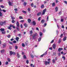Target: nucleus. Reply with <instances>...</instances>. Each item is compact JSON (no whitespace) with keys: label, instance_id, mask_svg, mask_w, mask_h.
<instances>
[{"label":"nucleus","instance_id":"58836bf2","mask_svg":"<svg viewBox=\"0 0 67 67\" xmlns=\"http://www.w3.org/2000/svg\"><path fill=\"white\" fill-rule=\"evenodd\" d=\"M2 11L4 12H6V10L4 9H3L2 10Z\"/></svg>","mask_w":67,"mask_h":67},{"label":"nucleus","instance_id":"a19ab883","mask_svg":"<svg viewBox=\"0 0 67 67\" xmlns=\"http://www.w3.org/2000/svg\"><path fill=\"white\" fill-rule=\"evenodd\" d=\"M49 49H50L51 50H52V49H53V48H52V47H51L49 48Z\"/></svg>","mask_w":67,"mask_h":67},{"label":"nucleus","instance_id":"4c0bfd02","mask_svg":"<svg viewBox=\"0 0 67 67\" xmlns=\"http://www.w3.org/2000/svg\"><path fill=\"white\" fill-rule=\"evenodd\" d=\"M24 22V20H22L20 21V22L21 23H23V22Z\"/></svg>","mask_w":67,"mask_h":67},{"label":"nucleus","instance_id":"864d4df0","mask_svg":"<svg viewBox=\"0 0 67 67\" xmlns=\"http://www.w3.org/2000/svg\"><path fill=\"white\" fill-rule=\"evenodd\" d=\"M16 29H17V30H18V31H20V29H19V28L16 27Z\"/></svg>","mask_w":67,"mask_h":67},{"label":"nucleus","instance_id":"b1692460","mask_svg":"<svg viewBox=\"0 0 67 67\" xmlns=\"http://www.w3.org/2000/svg\"><path fill=\"white\" fill-rule=\"evenodd\" d=\"M5 31H2V34H5Z\"/></svg>","mask_w":67,"mask_h":67},{"label":"nucleus","instance_id":"cd10ccee","mask_svg":"<svg viewBox=\"0 0 67 67\" xmlns=\"http://www.w3.org/2000/svg\"><path fill=\"white\" fill-rule=\"evenodd\" d=\"M41 37H40L38 39V41L39 42H40L41 41Z\"/></svg>","mask_w":67,"mask_h":67},{"label":"nucleus","instance_id":"69168bd1","mask_svg":"<svg viewBox=\"0 0 67 67\" xmlns=\"http://www.w3.org/2000/svg\"><path fill=\"white\" fill-rule=\"evenodd\" d=\"M36 30H37V31H38V30H39V29H38V27H37L36 28Z\"/></svg>","mask_w":67,"mask_h":67},{"label":"nucleus","instance_id":"bf43d9fd","mask_svg":"<svg viewBox=\"0 0 67 67\" xmlns=\"http://www.w3.org/2000/svg\"><path fill=\"white\" fill-rule=\"evenodd\" d=\"M33 5H33V3H32L31 4V7H33Z\"/></svg>","mask_w":67,"mask_h":67},{"label":"nucleus","instance_id":"0eeeda50","mask_svg":"<svg viewBox=\"0 0 67 67\" xmlns=\"http://www.w3.org/2000/svg\"><path fill=\"white\" fill-rule=\"evenodd\" d=\"M52 47L53 49H55L56 48V44H53L52 46Z\"/></svg>","mask_w":67,"mask_h":67},{"label":"nucleus","instance_id":"393cba45","mask_svg":"<svg viewBox=\"0 0 67 67\" xmlns=\"http://www.w3.org/2000/svg\"><path fill=\"white\" fill-rule=\"evenodd\" d=\"M52 62L53 63H55V60L53 59L52 60Z\"/></svg>","mask_w":67,"mask_h":67},{"label":"nucleus","instance_id":"dca6fc26","mask_svg":"<svg viewBox=\"0 0 67 67\" xmlns=\"http://www.w3.org/2000/svg\"><path fill=\"white\" fill-rule=\"evenodd\" d=\"M56 12H57L58 11V7H56L55 8Z\"/></svg>","mask_w":67,"mask_h":67},{"label":"nucleus","instance_id":"a878e982","mask_svg":"<svg viewBox=\"0 0 67 67\" xmlns=\"http://www.w3.org/2000/svg\"><path fill=\"white\" fill-rule=\"evenodd\" d=\"M41 14V12H39V13H38V14H37V16H39V15H40V14Z\"/></svg>","mask_w":67,"mask_h":67},{"label":"nucleus","instance_id":"423d86ee","mask_svg":"<svg viewBox=\"0 0 67 67\" xmlns=\"http://www.w3.org/2000/svg\"><path fill=\"white\" fill-rule=\"evenodd\" d=\"M16 25L17 27H19L20 25H19V22H18V21H17V22L16 23Z\"/></svg>","mask_w":67,"mask_h":67},{"label":"nucleus","instance_id":"2eb2a0df","mask_svg":"<svg viewBox=\"0 0 67 67\" xmlns=\"http://www.w3.org/2000/svg\"><path fill=\"white\" fill-rule=\"evenodd\" d=\"M28 22L29 23H30V22H31V19H28Z\"/></svg>","mask_w":67,"mask_h":67},{"label":"nucleus","instance_id":"20e7f679","mask_svg":"<svg viewBox=\"0 0 67 67\" xmlns=\"http://www.w3.org/2000/svg\"><path fill=\"white\" fill-rule=\"evenodd\" d=\"M46 11V9H44L43 10V12H42V15H44V14H45V12Z\"/></svg>","mask_w":67,"mask_h":67},{"label":"nucleus","instance_id":"ea45409f","mask_svg":"<svg viewBox=\"0 0 67 67\" xmlns=\"http://www.w3.org/2000/svg\"><path fill=\"white\" fill-rule=\"evenodd\" d=\"M11 36H10V35H8L7 36V37H8V38H10V37Z\"/></svg>","mask_w":67,"mask_h":67},{"label":"nucleus","instance_id":"13d9d810","mask_svg":"<svg viewBox=\"0 0 67 67\" xmlns=\"http://www.w3.org/2000/svg\"><path fill=\"white\" fill-rule=\"evenodd\" d=\"M12 27H13V29H15V27L14 26H13H13H12Z\"/></svg>","mask_w":67,"mask_h":67},{"label":"nucleus","instance_id":"79ce46f5","mask_svg":"<svg viewBox=\"0 0 67 67\" xmlns=\"http://www.w3.org/2000/svg\"><path fill=\"white\" fill-rule=\"evenodd\" d=\"M8 61H9V62H11V61L10 60V59L9 58H8Z\"/></svg>","mask_w":67,"mask_h":67},{"label":"nucleus","instance_id":"a211bd4d","mask_svg":"<svg viewBox=\"0 0 67 67\" xmlns=\"http://www.w3.org/2000/svg\"><path fill=\"white\" fill-rule=\"evenodd\" d=\"M61 41H62V40L60 39H59L58 42V43L59 44L61 42Z\"/></svg>","mask_w":67,"mask_h":67},{"label":"nucleus","instance_id":"f257e3e1","mask_svg":"<svg viewBox=\"0 0 67 67\" xmlns=\"http://www.w3.org/2000/svg\"><path fill=\"white\" fill-rule=\"evenodd\" d=\"M38 36V34L37 33H36L35 34H33L32 36V37L33 38H34L35 37Z\"/></svg>","mask_w":67,"mask_h":67},{"label":"nucleus","instance_id":"473e14b6","mask_svg":"<svg viewBox=\"0 0 67 67\" xmlns=\"http://www.w3.org/2000/svg\"><path fill=\"white\" fill-rule=\"evenodd\" d=\"M12 19V20H14V19H15V17H11Z\"/></svg>","mask_w":67,"mask_h":67},{"label":"nucleus","instance_id":"2f4dec72","mask_svg":"<svg viewBox=\"0 0 67 67\" xmlns=\"http://www.w3.org/2000/svg\"><path fill=\"white\" fill-rule=\"evenodd\" d=\"M33 33V31H30V34H31Z\"/></svg>","mask_w":67,"mask_h":67},{"label":"nucleus","instance_id":"de8ad7c7","mask_svg":"<svg viewBox=\"0 0 67 67\" xmlns=\"http://www.w3.org/2000/svg\"><path fill=\"white\" fill-rule=\"evenodd\" d=\"M26 63H27V64H29V60H27L26 61Z\"/></svg>","mask_w":67,"mask_h":67},{"label":"nucleus","instance_id":"c85d7f7f","mask_svg":"<svg viewBox=\"0 0 67 67\" xmlns=\"http://www.w3.org/2000/svg\"><path fill=\"white\" fill-rule=\"evenodd\" d=\"M24 26L25 27H27V24H24Z\"/></svg>","mask_w":67,"mask_h":67},{"label":"nucleus","instance_id":"f704fd0d","mask_svg":"<svg viewBox=\"0 0 67 67\" xmlns=\"http://www.w3.org/2000/svg\"><path fill=\"white\" fill-rule=\"evenodd\" d=\"M41 17H40L38 18V21H40L41 20Z\"/></svg>","mask_w":67,"mask_h":67},{"label":"nucleus","instance_id":"1a4fd4ad","mask_svg":"<svg viewBox=\"0 0 67 67\" xmlns=\"http://www.w3.org/2000/svg\"><path fill=\"white\" fill-rule=\"evenodd\" d=\"M61 50H63V48H59L58 49V51L60 52H61Z\"/></svg>","mask_w":67,"mask_h":67},{"label":"nucleus","instance_id":"c03bdc74","mask_svg":"<svg viewBox=\"0 0 67 67\" xmlns=\"http://www.w3.org/2000/svg\"><path fill=\"white\" fill-rule=\"evenodd\" d=\"M46 25H47V24H44V25H43L44 27H45V26H46Z\"/></svg>","mask_w":67,"mask_h":67},{"label":"nucleus","instance_id":"09e8293b","mask_svg":"<svg viewBox=\"0 0 67 67\" xmlns=\"http://www.w3.org/2000/svg\"><path fill=\"white\" fill-rule=\"evenodd\" d=\"M13 43H16V41H13Z\"/></svg>","mask_w":67,"mask_h":67},{"label":"nucleus","instance_id":"603ef678","mask_svg":"<svg viewBox=\"0 0 67 67\" xmlns=\"http://www.w3.org/2000/svg\"><path fill=\"white\" fill-rule=\"evenodd\" d=\"M14 22H15V21H14V20H12V23H14Z\"/></svg>","mask_w":67,"mask_h":67},{"label":"nucleus","instance_id":"7ed1b4c3","mask_svg":"<svg viewBox=\"0 0 67 67\" xmlns=\"http://www.w3.org/2000/svg\"><path fill=\"white\" fill-rule=\"evenodd\" d=\"M8 3L9 6H12L13 5L12 4V3L10 1H9L8 2Z\"/></svg>","mask_w":67,"mask_h":67},{"label":"nucleus","instance_id":"bb28decb","mask_svg":"<svg viewBox=\"0 0 67 67\" xmlns=\"http://www.w3.org/2000/svg\"><path fill=\"white\" fill-rule=\"evenodd\" d=\"M19 19H23V18L21 16H20L19 17Z\"/></svg>","mask_w":67,"mask_h":67},{"label":"nucleus","instance_id":"7c9ffc66","mask_svg":"<svg viewBox=\"0 0 67 67\" xmlns=\"http://www.w3.org/2000/svg\"><path fill=\"white\" fill-rule=\"evenodd\" d=\"M22 12L23 13H26V12L25 11H24V10H23Z\"/></svg>","mask_w":67,"mask_h":67},{"label":"nucleus","instance_id":"72a5a7b5","mask_svg":"<svg viewBox=\"0 0 67 67\" xmlns=\"http://www.w3.org/2000/svg\"><path fill=\"white\" fill-rule=\"evenodd\" d=\"M47 54V52H46L45 53H43L44 55H46Z\"/></svg>","mask_w":67,"mask_h":67},{"label":"nucleus","instance_id":"37998d69","mask_svg":"<svg viewBox=\"0 0 67 67\" xmlns=\"http://www.w3.org/2000/svg\"><path fill=\"white\" fill-rule=\"evenodd\" d=\"M27 10L28 11H31V10H30V8H28Z\"/></svg>","mask_w":67,"mask_h":67},{"label":"nucleus","instance_id":"4d7b16f0","mask_svg":"<svg viewBox=\"0 0 67 67\" xmlns=\"http://www.w3.org/2000/svg\"><path fill=\"white\" fill-rule=\"evenodd\" d=\"M61 22H64V19H62L61 20Z\"/></svg>","mask_w":67,"mask_h":67},{"label":"nucleus","instance_id":"5fc2aeb1","mask_svg":"<svg viewBox=\"0 0 67 67\" xmlns=\"http://www.w3.org/2000/svg\"><path fill=\"white\" fill-rule=\"evenodd\" d=\"M1 7L2 8H4V7L3 5H1Z\"/></svg>","mask_w":67,"mask_h":67},{"label":"nucleus","instance_id":"6e6552de","mask_svg":"<svg viewBox=\"0 0 67 67\" xmlns=\"http://www.w3.org/2000/svg\"><path fill=\"white\" fill-rule=\"evenodd\" d=\"M12 26H13V25H10V26L8 27V29L11 30V27H12Z\"/></svg>","mask_w":67,"mask_h":67},{"label":"nucleus","instance_id":"8fccbe9b","mask_svg":"<svg viewBox=\"0 0 67 67\" xmlns=\"http://www.w3.org/2000/svg\"><path fill=\"white\" fill-rule=\"evenodd\" d=\"M31 57L32 58H34V56H33V55H32L31 54Z\"/></svg>","mask_w":67,"mask_h":67},{"label":"nucleus","instance_id":"774afa93","mask_svg":"<svg viewBox=\"0 0 67 67\" xmlns=\"http://www.w3.org/2000/svg\"><path fill=\"white\" fill-rule=\"evenodd\" d=\"M45 29H43V32H45Z\"/></svg>","mask_w":67,"mask_h":67},{"label":"nucleus","instance_id":"c756f323","mask_svg":"<svg viewBox=\"0 0 67 67\" xmlns=\"http://www.w3.org/2000/svg\"><path fill=\"white\" fill-rule=\"evenodd\" d=\"M44 7V5H41V8H43Z\"/></svg>","mask_w":67,"mask_h":67},{"label":"nucleus","instance_id":"e2e57ef3","mask_svg":"<svg viewBox=\"0 0 67 67\" xmlns=\"http://www.w3.org/2000/svg\"><path fill=\"white\" fill-rule=\"evenodd\" d=\"M63 34H62L60 35V37H63Z\"/></svg>","mask_w":67,"mask_h":67},{"label":"nucleus","instance_id":"680f3d73","mask_svg":"<svg viewBox=\"0 0 67 67\" xmlns=\"http://www.w3.org/2000/svg\"><path fill=\"white\" fill-rule=\"evenodd\" d=\"M6 65H8V62H6L5 63Z\"/></svg>","mask_w":67,"mask_h":67},{"label":"nucleus","instance_id":"f03ea898","mask_svg":"<svg viewBox=\"0 0 67 67\" xmlns=\"http://www.w3.org/2000/svg\"><path fill=\"white\" fill-rule=\"evenodd\" d=\"M51 63V62L49 61L47 62V61H46L45 62V65H47V64H49Z\"/></svg>","mask_w":67,"mask_h":67},{"label":"nucleus","instance_id":"338daca9","mask_svg":"<svg viewBox=\"0 0 67 67\" xmlns=\"http://www.w3.org/2000/svg\"><path fill=\"white\" fill-rule=\"evenodd\" d=\"M64 2L65 4H67V2L66 1H64Z\"/></svg>","mask_w":67,"mask_h":67},{"label":"nucleus","instance_id":"f3484780","mask_svg":"<svg viewBox=\"0 0 67 67\" xmlns=\"http://www.w3.org/2000/svg\"><path fill=\"white\" fill-rule=\"evenodd\" d=\"M19 38L18 37H16V40L17 41V42H18L19 41Z\"/></svg>","mask_w":67,"mask_h":67},{"label":"nucleus","instance_id":"4be33fe9","mask_svg":"<svg viewBox=\"0 0 67 67\" xmlns=\"http://www.w3.org/2000/svg\"><path fill=\"white\" fill-rule=\"evenodd\" d=\"M41 23L42 24L44 23V20H42L41 21Z\"/></svg>","mask_w":67,"mask_h":67},{"label":"nucleus","instance_id":"6e6d98bb","mask_svg":"<svg viewBox=\"0 0 67 67\" xmlns=\"http://www.w3.org/2000/svg\"><path fill=\"white\" fill-rule=\"evenodd\" d=\"M24 5H26V4H27L26 3L24 2Z\"/></svg>","mask_w":67,"mask_h":67},{"label":"nucleus","instance_id":"052dcab7","mask_svg":"<svg viewBox=\"0 0 67 67\" xmlns=\"http://www.w3.org/2000/svg\"><path fill=\"white\" fill-rule=\"evenodd\" d=\"M62 58L64 59V60H65V57L64 56Z\"/></svg>","mask_w":67,"mask_h":67},{"label":"nucleus","instance_id":"4468645a","mask_svg":"<svg viewBox=\"0 0 67 67\" xmlns=\"http://www.w3.org/2000/svg\"><path fill=\"white\" fill-rule=\"evenodd\" d=\"M0 30L1 31V32H3V31H4V29L1 28Z\"/></svg>","mask_w":67,"mask_h":67},{"label":"nucleus","instance_id":"9d476101","mask_svg":"<svg viewBox=\"0 0 67 67\" xmlns=\"http://www.w3.org/2000/svg\"><path fill=\"white\" fill-rule=\"evenodd\" d=\"M10 56H12V55L13 54V52L11 51H10Z\"/></svg>","mask_w":67,"mask_h":67},{"label":"nucleus","instance_id":"412c9836","mask_svg":"<svg viewBox=\"0 0 67 67\" xmlns=\"http://www.w3.org/2000/svg\"><path fill=\"white\" fill-rule=\"evenodd\" d=\"M39 34L40 35V36H42V35H43V33L42 32H40L39 33Z\"/></svg>","mask_w":67,"mask_h":67},{"label":"nucleus","instance_id":"aec40b11","mask_svg":"<svg viewBox=\"0 0 67 67\" xmlns=\"http://www.w3.org/2000/svg\"><path fill=\"white\" fill-rule=\"evenodd\" d=\"M52 5L53 7H54V6H55V3H53L52 4Z\"/></svg>","mask_w":67,"mask_h":67},{"label":"nucleus","instance_id":"3c124183","mask_svg":"<svg viewBox=\"0 0 67 67\" xmlns=\"http://www.w3.org/2000/svg\"><path fill=\"white\" fill-rule=\"evenodd\" d=\"M59 14H60V15L62 14V12L61 11L59 13Z\"/></svg>","mask_w":67,"mask_h":67},{"label":"nucleus","instance_id":"39448f33","mask_svg":"<svg viewBox=\"0 0 67 67\" xmlns=\"http://www.w3.org/2000/svg\"><path fill=\"white\" fill-rule=\"evenodd\" d=\"M5 23V21H4V22L1 21L0 22V25H1V26H2V25H3V24H4Z\"/></svg>","mask_w":67,"mask_h":67},{"label":"nucleus","instance_id":"a18cd8bd","mask_svg":"<svg viewBox=\"0 0 67 67\" xmlns=\"http://www.w3.org/2000/svg\"><path fill=\"white\" fill-rule=\"evenodd\" d=\"M9 43L10 44H13V43L11 42H9Z\"/></svg>","mask_w":67,"mask_h":67},{"label":"nucleus","instance_id":"f8f14e48","mask_svg":"<svg viewBox=\"0 0 67 67\" xmlns=\"http://www.w3.org/2000/svg\"><path fill=\"white\" fill-rule=\"evenodd\" d=\"M1 53H3L4 52V50H2L1 51Z\"/></svg>","mask_w":67,"mask_h":67},{"label":"nucleus","instance_id":"9b49d317","mask_svg":"<svg viewBox=\"0 0 67 67\" xmlns=\"http://www.w3.org/2000/svg\"><path fill=\"white\" fill-rule=\"evenodd\" d=\"M32 24L34 25H36V22L35 21H33L32 22Z\"/></svg>","mask_w":67,"mask_h":67},{"label":"nucleus","instance_id":"49530a36","mask_svg":"<svg viewBox=\"0 0 67 67\" xmlns=\"http://www.w3.org/2000/svg\"><path fill=\"white\" fill-rule=\"evenodd\" d=\"M15 47L16 49H18V47L17 46H15Z\"/></svg>","mask_w":67,"mask_h":67},{"label":"nucleus","instance_id":"c9c22d12","mask_svg":"<svg viewBox=\"0 0 67 67\" xmlns=\"http://www.w3.org/2000/svg\"><path fill=\"white\" fill-rule=\"evenodd\" d=\"M24 58V59H26V57L25 55H24L23 56Z\"/></svg>","mask_w":67,"mask_h":67},{"label":"nucleus","instance_id":"5701e85b","mask_svg":"<svg viewBox=\"0 0 67 67\" xmlns=\"http://www.w3.org/2000/svg\"><path fill=\"white\" fill-rule=\"evenodd\" d=\"M5 46H6V44H4L3 45V47H5Z\"/></svg>","mask_w":67,"mask_h":67},{"label":"nucleus","instance_id":"0e129e2a","mask_svg":"<svg viewBox=\"0 0 67 67\" xmlns=\"http://www.w3.org/2000/svg\"><path fill=\"white\" fill-rule=\"evenodd\" d=\"M48 16L47 17V21H48Z\"/></svg>","mask_w":67,"mask_h":67},{"label":"nucleus","instance_id":"6ab92c4d","mask_svg":"<svg viewBox=\"0 0 67 67\" xmlns=\"http://www.w3.org/2000/svg\"><path fill=\"white\" fill-rule=\"evenodd\" d=\"M17 56L18 58L20 57V55L19 54V53H17Z\"/></svg>","mask_w":67,"mask_h":67},{"label":"nucleus","instance_id":"e433bc0d","mask_svg":"<svg viewBox=\"0 0 67 67\" xmlns=\"http://www.w3.org/2000/svg\"><path fill=\"white\" fill-rule=\"evenodd\" d=\"M22 46L23 47H24L25 46V44L24 43L22 44Z\"/></svg>","mask_w":67,"mask_h":67},{"label":"nucleus","instance_id":"ddd939ff","mask_svg":"<svg viewBox=\"0 0 67 67\" xmlns=\"http://www.w3.org/2000/svg\"><path fill=\"white\" fill-rule=\"evenodd\" d=\"M66 37H65L64 38H63V41H65L66 40Z\"/></svg>","mask_w":67,"mask_h":67}]
</instances>
